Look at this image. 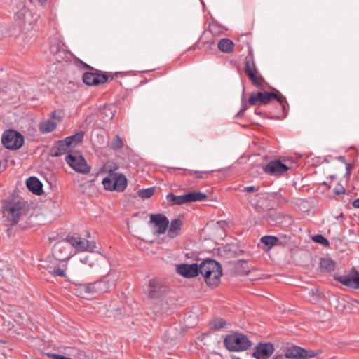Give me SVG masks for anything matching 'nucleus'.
<instances>
[{"mask_svg": "<svg viewBox=\"0 0 359 359\" xmlns=\"http://www.w3.org/2000/svg\"><path fill=\"white\" fill-rule=\"evenodd\" d=\"M313 241L318 243H320L325 246H328L330 245V242L328 241V240L320 234H317L314 236L313 237Z\"/></svg>", "mask_w": 359, "mask_h": 359, "instance_id": "obj_37", "label": "nucleus"}, {"mask_svg": "<svg viewBox=\"0 0 359 359\" xmlns=\"http://www.w3.org/2000/svg\"><path fill=\"white\" fill-rule=\"evenodd\" d=\"M73 255L72 249L67 238L55 244L53 256L59 261H66Z\"/></svg>", "mask_w": 359, "mask_h": 359, "instance_id": "obj_10", "label": "nucleus"}, {"mask_svg": "<svg viewBox=\"0 0 359 359\" xmlns=\"http://www.w3.org/2000/svg\"><path fill=\"white\" fill-rule=\"evenodd\" d=\"M278 97V94L273 92H256L252 93L248 98V103L255 106L257 104H266L271 99Z\"/></svg>", "mask_w": 359, "mask_h": 359, "instance_id": "obj_15", "label": "nucleus"}, {"mask_svg": "<svg viewBox=\"0 0 359 359\" xmlns=\"http://www.w3.org/2000/svg\"><path fill=\"white\" fill-rule=\"evenodd\" d=\"M166 200L170 205H180L188 203L187 194L175 196L173 193H169L166 196Z\"/></svg>", "mask_w": 359, "mask_h": 359, "instance_id": "obj_24", "label": "nucleus"}, {"mask_svg": "<svg viewBox=\"0 0 359 359\" xmlns=\"http://www.w3.org/2000/svg\"><path fill=\"white\" fill-rule=\"evenodd\" d=\"M100 116L104 121L111 120L114 116V111L110 106H105L100 111Z\"/></svg>", "mask_w": 359, "mask_h": 359, "instance_id": "obj_31", "label": "nucleus"}, {"mask_svg": "<svg viewBox=\"0 0 359 359\" xmlns=\"http://www.w3.org/2000/svg\"><path fill=\"white\" fill-rule=\"evenodd\" d=\"M65 161L75 171L88 174L90 171V167L86 163L83 156L74 153L66 156Z\"/></svg>", "mask_w": 359, "mask_h": 359, "instance_id": "obj_7", "label": "nucleus"}, {"mask_svg": "<svg viewBox=\"0 0 359 359\" xmlns=\"http://www.w3.org/2000/svg\"><path fill=\"white\" fill-rule=\"evenodd\" d=\"M166 291V286L161 280L152 279L149 283L148 298L152 300L161 299Z\"/></svg>", "mask_w": 359, "mask_h": 359, "instance_id": "obj_16", "label": "nucleus"}, {"mask_svg": "<svg viewBox=\"0 0 359 359\" xmlns=\"http://www.w3.org/2000/svg\"><path fill=\"white\" fill-rule=\"evenodd\" d=\"M154 192L155 187H152L147 189H142L138 190L137 195L138 196L142 198H149L154 194Z\"/></svg>", "mask_w": 359, "mask_h": 359, "instance_id": "obj_34", "label": "nucleus"}, {"mask_svg": "<svg viewBox=\"0 0 359 359\" xmlns=\"http://www.w3.org/2000/svg\"><path fill=\"white\" fill-rule=\"evenodd\" d=\"M226 325V322L223 318H215L212 320L210 325L214 330H219L224 328Z\"/></svg>", "mask_w": 359, "mask_h": 359, "instance_id": "obj_35", "label": "nucleus"}, {"mask_svg": "<svg viewBox=\"0 0 359 359\" xmlns=\"http://www.w3.org/2000/svg\"><path fill=\"white\" fill-rule=\"evenodd\" d=\"M225 347L231 351H242L247 350L251 342L248 338L241 333L227 335L224 340Z\"/></svg>", "mask_w": 359, "mask_h": 359, "instance_id": "obj_4", "label": "nucleus"}, {"mask_svg": "<svg viewBox=\"0 0 359 359\" xmlns=\"http://www.w3.org/2000/svg\"><path fill=\"white\" fill-rule=\"evenodd\" d=\"M317 355L314 351L306 350L297 346H292L286 348L285 356L292 359H307Z\"/></svg>", "mask_w": 359, "mask_h": 359, "instance_id": "obj_12", "label": "nucleus"}, {"mask_svg": "<svg viewBox=\"0 0 359 359\" xmlns=\"http://www.w3.org/2000/svg\"><path fill=\"white\" fill-rule=\"evenodd\" d=\"M50 51L53 55L51 58L53 65L61 64L62 66L71 65V62H74L77 67H92L87 63L79 59L74 57L73 55L64 48V44L60 40L54 39L50 46Z\"/></svg>", "mask_w": 359, "mask_h": 359, "instance_id": "obj_1", "label": "nucleus"}, {"mask_svg": "<svg viewBox=\"0 0 359 359\" xmlns=\"http://www.w3.org/2000/svg\"><path fill=\"white\" fill-rule=\"evenodd\" d=\"M76 294L79 297L86 299L97 294L95 282L79 284L76 288Z\"/></svg>", "mask_w": 359, "mask_h": 359, "instance_id": "obj_19", "label": "nucleus"}, {"mask_svg": "<svg viewBox=\"0 0 359 359\" xmlns=\"http://www.w3.org/2000/svg\"><path fill=\"white\" fill-rule=\"evenodd\" d=\"M47 355L51 359H65V356L56 354V353H48Z\"/></svg>", "mask_w": 359, "mask_h": 359, "instance_id": "obj_42", "label": "nucleus"}, {"mask_svg": "<svg viewBox=\"0 0 359 359\" xmlns=\"http://www.w3.org/2000/svg\"><path fill=\"white\" fill-rule=\"evenodd\" d=\"M188 203L197 202V201H203L207 199L208 196L206 194L203 193L199 191H193L187 193Z\"/></svg>", "mask_w": 359, "mask_h": 359, "instance_id": "obj_27", "label": "nucleus"}, {"mask_svg": "<svg viewBox=\"0 0 359 359\" xmlns=\"http://www.w3.org/2000/svg\"><path fill=\"white\" fill-rule=\"evenodd\" d=\"M1 142L6 149H18L22 146L24 137L14 130H7L3 133Z\"/></svg>", "mask_w": 359, "mask_h": 359, "instance_id": "obj_6", "label": "nucleus"}, {"mask_svg": "<svg viewBox=\"0 0 359 359\" xmlns=\"http://www.w3.org/2000/svg\"><path fill=\"white\" fill-rule=\"evenodd\" d=\"M205 172H200V171H196V170H187L185 175L191 176L194 174V175H196V179H203V174L205 173Z\"/></svg>", "mask_w": 359, "mask_h": 359, "instance_id": "obj_39", "label": "nucleus"}, {"mask_svg": "<svg viewBox=\"0 0 359 359\" xmlns=\"http://www.w3.org/2000/svg\"><path fill=\"white\" fill-rule=\"evenodd\" d=\"M334 280L348 287L359 289V272L355 268L347 274L335 275Z\"/></svg>", "mask_w": 359, "mask_h": 359, "instance_id": "obj_11", "label": "nucleus"}, {"mask_svg": "<svg viewBox=\"0 0 359 359\" xmlns=\"http://www.w3.org/2000/svg\"><path fill=\"white\" fill-rule=\"evenodd\" d=\"M337 159L340 162L345 163L346 165V170L347 171H348L349 168H351V164L346 163L345 157L343 156H339V157H337Z\"/></svg>", "mask_w": 359, "mask_h": 359, "instance_id": "obj_43", "label": "nucleus"}, {"mask_svg": "<svg viewBox=\"0 0 359 359\" xmlns=\"http://www.w3.org/2000/svg\"><path fill=\"white\" fill-rule=\"evenodd\" d=\"M346 191L345 189L341 186V185H339L337 186V187H335L334 189H333V192L336 194V195H341V194H344Z\"/></svg>", "mask_w": 359, "mask_h": 359, "instance_id": "obj_40", "label": "nucleus"}, {"mask_svg": "<svg viewBox=\"0 0 359 359\" xmlns=\"http://www.w3.org/2000/svg\"><path fill=\"white\" fill-rule=\"evenodd\" d=\"M251 64L250 61H246L245 67H250Z\"/></svg>", "mask_w": 359, "mask_h": 359, "instance_id": "obj_49", "label": "nucleus"}, {"mask_svg": "<svg viewBox=\"0 0 359 359\" xmlns=\"http://www.w3.org/2000/svg\"><path fill=\"white\" fill-rule=\"evenodd\" d=\"M217 46L222 52L230 53L233 50L234 43L231 40L224 38L219 41Z\"/></svg>", "mask_w": 359, "mask_h": 359, "instance_id": "obj_25", "label": "nucleus"}, {"mask_svg": "<svg viewBox=\"0 0 359 359\" xmlns=\"http://www.w3.org/2000/svg\"><path fill=\"white\" fill-rule=\"evenodd\" d=\"M352 204L354 208H359V198L355 199Z\"/></svg>", "mask_w": 359, "mask_h": 359, "instance_id": "obj_47", "label": "nucleus"}, {"mask_svg": "<svg viewBox=\"0 0 359 359\" xmlns=\"http://www.w3.org/2000/svg\"><path fill=\"white\" fill-rule=\"evenodd\" d=\"M320 264L322 270L329 272L334 269V263L330 259H322Z\"/></svg>", "mask_w": 359, "mask_h": 359, "instance_id": "obj_32", "label": "nucleus"}, {"mask_svg": "<svg viewBox=\"0 0 359 359\" xmlns=\"http://www.w3.org/2000/svg\"><path fill=\"white\" fill-rule=\"evenodd\" d=\"M232 359H240V358L238 357H233Z\"/></svg>", "mask_w": 359, "mask_h": 359, "instance_id": "obj_52", "label": "nucleus"}, {"mask_svg": "<svg viewBox=\"0 0 359 359\" xmlns=\"http://www.w3.org/2000/svg\"><path fill=\"white\" fill-rule=\"evenodd\" d=\"M81 261L85 264H87L88 263V257H85L83 259H81Z\"/></svg>", "mask_w": 359, "mask_h": 359, "instance_id": "obj_48", "label": "nucleus"}, {"mask_svg": "<svg viewBox=\"0 0 359 359\" xmlns=\"http://www.w3.org/2000/svg\"><path fill=\"white\" fill-rule=\"evenodd\" d=\"M278 241V238L274 236H264L261 238V242L269 248L274 246Z\"/></svg>", "mask_w": 359, "mask_h": 359, "instance_id": "obj_33", "label": "nucleus"}, {"mask_svg": "<svg viewBox=\"0 0 359 359\" xmlns=\"http://www.w3.org/2000/svg\"><path fill=\"white\" fill-rule=\"evenodd\" d=\"M246 104L243 102L242 107L240 110V111L238 113L237 116H240L242 115V114L246 110Z\"/></svg>", "mask_w": 359, "mask_h": 359, "instance_id": "obj_45", "label": "nucleus"}, {"mask_svg": "<svg viewBox=\"0 0 359 359\" xmlns=\"http://www.w3.org/2000/svg\"><path fill=\"white\" fill-rule=\"evenodd\" d=\"M50 117L53 119H55V120H57L58 121H60L61 119H60V117L58 116L57 113L56 111H53L50 114Z\"/></svg>", "mask_w": 359, "mask_h": 359, "instance_id": "obj_44", "label": "nucleus"}, {"mask_svg": "<svg viewBox=\"0 0 359 359\" xmlns=\"http://www.w3.org/2000/svg\"><path fill=\"white\" fill-rule=\"evenodd\" d=\"M25 202L20 199H10L3 205V218L7 225H16L25 208Z\"/></svg>", "mask_w": 359, "mask_h": 359, "instance_id": "obj_3", "label": "nucleus"}, {"mask_svg": "<svg viewBox=\"0 0 359 359\" xmlns=\"http://www.w3.org/2000/svg\"><path fill=\"white\" fill-rule=\"evenodd\" d=\"M96 72H86L83 75V81L88 86H98L108 80L107 72H102L97 69Z\"/></svg>", "mask_w": 359, "mask_h": 359, "instance_id": "obj_13", "label": "nucleus"}, {"mask_svg": "<svg viewBox=\"0 0 359 359\" xmlns=\"http://www.w3.org/2000/svg\"><path fill=\"white\" fill-rule=\"evenodd\" d=\"M246 75L249 77L252 84L257 88H262L264 79L258 73L257 69H245Z\"/></svg>", "mask_w": 359, "mask_h": 359, "instance_id": "obj_23", "label": "nucleus"}, {"mask_svg": "<svg viewBox=\"0 0 359 359\" xmlns=\"http://www.w3.org/2000/svg\"><path fill=\"white\" fill-rule=\"evenodd\" d=\"M117 275L114 273H109L102 279L95 281V288L97 294L108 292L112 290L116 284Z\"/></svg>", "mask_w": 359, "mask_h": 359, "instance_id": "obj_9", "label": "nucleus"}, {"mask_svg": "<svg viewBox=\"0 0 359 359\" xmlns=\"http://www.w3.org/2000/svg\"><path fill=\"white\" fill-rule=\"evenodd\" d=\"M240 262H241L243 264H246V262L244 260H241Z\"/></svg>", "mask_w": 359, "mask_h": 359, "instance_id": "obj_51", "label": "nucleus"}, {"mask_svg": "<svg viewBox=\"0 0 359 359\" xmlns=\"http://www.w3.org/2000/svg\"><path fill=\"white\" fill-rule=\"evenodd\" d=\"M26 185L29 191L36 195H41L43 191L42 183L36 177H30L27 180Z\"/></svg>", "mask_w": 359, "mask_h": 359, "instance_id": "obj_22", "label": "nucleus"}, {"mask_svg": "<svg viewBox=\"0 0 359 359\" xmlns=\"http://www.w3.org/2000/svg\"><path fill=\"white\" fill-rule=\"evenodd\" d=\"M123 147V142L118 135H116L111 142V148L114 150L120 149Z\"/></svg>", "mask_w": 359, "mask_h": 359, "instance_id": "obj_36", "label": "nucleus"}, {"mask_svg": "<svg viewBox=\"0 0 359 359\" xmlns=\"http://www.w3.org/2000/svg\"><path fill=\"white\" fill-rule=\"evenodd\" d=\"M102 184L107 190L123 191L127 186V180L123 174L111 170L108 176L103 179Z\"/></svg>", "mask_w": 359, "mask_h": 359, "instance_id": "obj_5", "label": "nucleus"}, {"mask_svg": "<svg viewBox=\"0 0 359 359\" xmlns=\"http://www.w3.org/2000/svg\"><path fill=\"white\" fill-rule=\"evenodd\" d=\"M176 271L186 278H195L200 274L198 263L180 264L176 266Z\"/></svg>", "mask_w": 359, "mask_h": 359, "instance_id": "obj_17", "label": "nucleus"}, {"mask_svg": "<svg viewBox=\"0 0 359 359\" xmlns=\"http://www.w3.org/2000/svg\"><path fill=\"white\" fill-rule=\"evenodd\" d=\"M71 147L63 139L56 142L55 145L50 150V154L52 156H60L69 151Z\"/></svg>", "mask_w": 359, "mask_h": 359, "instance_id": "obj_21", "label": "nucleus"}, {"mask_svg": "<svg viewBox=\"0 0 359 359\" xmlns=\"http://www.w3.org/2000/svg\"><path fill=\"white\" fill-rule=\"evenodd\" d=\"M83 138V133L78 132L74 135H70L64 140L72 147H76L79 143L81 142Z\"/></svg>", "mask_w": 359, "mask_h": 359, "instance_id": "obj_30", "label": "nucleus"}, {"mask_svg": "<svg viewBox=\"0 0 359 359\" xmlns=\"http://www.w3.org/2000/svg\"><path fill=\"white\" fill-rule=\"evenodd\" d=\"M198 269L208 287H216L219 285L222 268L218 262L212 259H205L198 264Z\"/></svg>", "mask_w": 359, "mask_h": 359, "instance_id": "obj_2", "label": "nucleus"}, {"mask_svg": "<svg viewBox=\"0 0 359 359\" xmlns=\"http://www.w3.org/2000/svg\"><path fill=\"white\" fill-rule=\"evenodd\" d=\"M45 269L48 271V272L51 274H53L56 276L65 277V270L66 267L65 265L62 266L59 264L54 266H46Z\"/></svg>", "mask_w": 359, "mask_h": 359, "instance_id": "obj_29", "label": "nucleus"}, {"mask_svg": "<svg viewBox=\"0 0 359 359\" xmlns=\"http://www.w3.org/2000/svg\"><path fill=\"white\" fill-rule=\"evenodd\" d=\"M282 358V356H277L275 358V359H280Z\"/></svg>", "mask_w": 359, "mask_h": 359, "instance_id": "obj_50", "label": "nucleus"}, {"mask_svg": "<svg viewBox=\"0 0 359 359\" xmlns=\"http://www.w3.org/2000/svg\"><path fill=\"white\" fill-rule=\"evenodd\" d=\"M276 99L282 106V109L283 112H285L287 110V108L288 107V104L287 102L286 99L283 95H278V97H275Z\"/></svg>", "mask_w": 359, "mask_h": 359, "instance_id": "obj_38", "label": "nucleus"}, {"mask_svg": "<svg viewBox=\"0 0 359 359\" xmlns=\"http://www.w3.org/2000/svg\"><path fill=\"white\" fill-rule=\"evenodd\" d=\"M290 169V167L283 163L280 160H273L269 162L264 167L265 173L271 175L280 177Z\"/></svg>", "mask_w": 359, "mask_h": 359, "instance_id": "obj_14", "label": "nucleus"}, {"mask_svg": "<svg viewBox=\"0 0 359 359\" xmlns=\"http://www.w3.org/2000/svg\"><path fill=\"white\" fill-rule=\"evenodd\" d=\"M182 224V222L180 219H175L172 220L168 229V236L170 238H175L177 236L181 230Z\"/></svg>", "mask_w": 359, "mask_h": 359, "instance_id": "obj_26", "label": "nucleus"}, {"mask_svg": "<svg viewBox=\"0 0 359 359\" xmlns=\"http://www.w3.org/2000/svg\"><path fill=\"white\" fill-rule=\"evenodd\" d=\"M309 294H312V296L313 297V300H317L318 299V295L316 294L313 290L309 292Z\"/></svg>", "mask_w": 359, "mask_h": 359, "instance_id": "obj_46", "label": "nucleus"}, {"mask_svg": "<svg viewBox=\"0 0 359 359\" xmlns=\"http://www.w3.org/2000/svg\"><path fill=\"white\" fill-rule=\"evenodd\" d=\"M149 222L154 225V233L158 235L165 233L169 225L168 219L161 213L151 215Z\"/></svg>", "mask_w": 359, "mask_h": 359, "instance_id": "obj_18", "label": "nucleus"}, {"mask_svg": "<svg viewBox=\"0 0 359 359\" xmlns=\"http://www.w3.org/2000/svg\"><path fill=\"white\" fill-rule=\"evenodd\" d=\"M273 346L271 344H260L253 353L257 359H268L273 352Z\"/></svg>", "mask_w": 359, "mask_h": 359, "instance_id": "obj_20", "label": "nucleus"}, {"mask_svg": "<svg viewBox=\"0 0 359 359\" xmlns=\"http://www.w3.org/2000/svg\"><path fill=\"white\" fill-rule=\"evenodd\" d=\"M67 241L77 252H94L96 248L94 242H90L80 236H67Z\"/></svg>", "mask_w": 359, "mask_h": 359, "instance_id": "obj_8", "label": "nucleus"}, {"mask_svg": "<svg viewBox=\"0 0 359 359\" xmlns=\"http://www.w3.org/2000/svg\"><path fill=\"white\" fill-rule=\"evenodd\" d=\"M57 126V123L51 120L47 119L40 123L39 128L42 133H48L53 131Z\"/></svg>", "mask_w": 359, "mask_h": 359, "instance_id": "obj_28", "label": "nucleus"}, {"mask_svg": "<svg viewBox=\"0 0 359 359\" xmlns=\"http://www.w3.org/2000/svg\"><path fill=\"white\" fill-rule=\"evenodd\" d=\"M186 257H189V255L188 254H186Z\"/></svg>", "mask_w": 359, "mask_h": 359, "instance_id": "obj_53", "label": "nucleus"}, {"mask_svg": "<svg viewBox=\"0 0 359 359\" xmlns=\"http://www.w3.org/2000/svg\"><path fill=\"white\" fill-rule=\"evenodd\" d=\"M259 190V187H255V186H249V187H244V189H243V191H246V192H255V191H257Z\"/></svg>", "mask_w": 359, "mask_h": 359, "instance_id": "obj_41", "label": "nucleus"}]
</instances>
